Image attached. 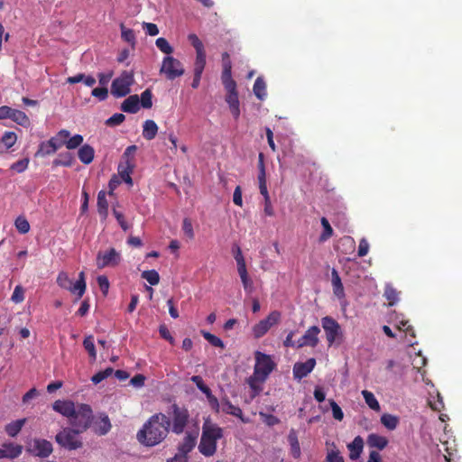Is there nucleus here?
Returning <instances> with one entry per match:
<instances>
[{
	"mask_svg": "<svg viewBox=\"0 0 462 462\" xmlns=\"http://www.w3.org/2000/svg\"><path fill=\"white\" fill-rule=\"evenodd\" d=\"M205 66H206V64L194 63V68H193L194 76H193V80L191 83L192 88H198L199 87L201 76L204 71Z\"/></svg>",
	"mask_w": 462,
	"mask_h": 462,
	"instance_id": "nucleus-44",
	"label": "nucleus"
},
{
	"mask_svg": "<svg viewBox=\"0 0 462 462\" xmlns=\"http://www.w3.org/2000/svg\"><path fill=\"white\" fill-rule=\"evenodd\" d=\"M222 439V429L208 420L202 424V434L198 450L202 456L209 457L216 452V443Z\"/></svg>",
	"mask_w": 462,
	"mask_h": 462,
	"instance_id": "nucleus-5",
	"label": "nucleus"
},
{
	"mask_svg": "<svg viewBox=\"0 0 462 462\" xmlns=\"http://www.w3.org/2000/svg\"><path fill=\"white\" fill-rule=\"evenodd\" d=\"M381 423H383V426L388 430H393L399 423V419L390 413H383V415L381 416Z\"/></svg>",
	"mask_w": 462,
	"mask_h": 462,
	"instance_id": "nucleus-39",
	"label": "nucleus"
},
{
	"mask_svg": "<svg viewBox=\"0 0 462 462\" xmlns=\"http://www.w3.org/2000/svg\"><path fill=\"white\" fill-rule=\"evenodd\" d=\"M366 445L370 448H374L377 450H383L388 445V439L377 434H370L366 437Z\"/></svg>",
	"mask_w": 462,
	"mask_h": 462,
	"instance_id": "nucleus-23",
	"label": "nucleus"
},
{
	"mask_svg": "<svg viewBox=\"0 0 462 462\" xmlns=\"http://www.w3.org/2000/svg\"><path fill=\"white\" fill-rule=\"evenodd\" d=\"M92 96L100 101L106 100L108 97V89L106 87L96 88L91 92Z\"/></svg>",
	"mask_w": 462,
	"mask_h": 462,
	"instance_id": "nucleus-61",
	"label": "nucleus"
},
{
	"mask_svg": "<svg viewBox=\"0 0 462 462\" xmlns=\"http://www.w3.org/2000/svg\"><path fill=\"white\" fill-rule=\"evenodd\" d=\"M97 285L98 289H100V291H102L103 295H106L107 291L109 290V281L107 280V277L105 275H98Z\"/></svg>",
	"mask_w": 462,
	"mask_h": 462,
	"instance_id": "nucleus-60",
	"label": "nucleus"
},
{
	"mask_svg": "<svg viewBox=\"0 0 462 462\" xmlns=\"http://www.w3.org/2000/svg\"><path fill=\"white\" fill-rule=\"evenodd\" d=\"M69 137V131L66 129L60 130L50 141H52L56 146V151L65 145L66 138Z\"/></svg>",
	"mask_w": 462,
	"mask_h": 462,
	"instance_id": "nucleus-38",
	"label": "nucleus"
},
{
	"mask_svg": "<svg viewBox=\"0 0 462 462\" xmlns=\"http://www.w3.org/2000/svg\"><path fill=\"white\" fill-rule=\"evenodd\" d=\"M201 334L202 337L208 340V342L210 343V345H212L213 346L218 347L220 349L224 348V342H222V339H220L217 336H214L213 334L206 331H202Z\"/></svg>",
	"mask_w": 462,
	"mask_h": 462,
	"instance_id": "nucleus-53",
	"label": "nucleus"
},
{
	"mask_svg": "<svg viewBox=\"0 0 462 462\" xmlns=\"http://www.w3.org/2000/svg\"><path fill=\"white\" fill-rule=\"evenodd\" d=\"M190 381L197 385V388L199 389L204 395H206L208 406H210L213 412L219 413V401H217V398L211 393V390H209L208 386L203 383L202 377L199 375H193L190 377Z\"/></svg>",
	"mask_w": 462,
	"mask_h": 462,
	"instance_id": "nucleus-15",
	"label": "nucleus"
},
{
	"mask_svg": "<svg viewBox=\"0 0 462 462\" xmlns=\"http://www.w3.org/2000/svg\"><path fill=\"white\" fill-rule=\"evenodd\" d=\"M16 141L17 135L14 132H5L1 138V143L6 149L13 147Z\"/></svg>",
	"mask_w": 462,
	"mask_h": 462,
	"instance_id": "nucleus-54",
	"label": "nucleus"
},
{
	"mask_svg": "<svg viewBox=\"0 0 462 462\" xmlns=\"http://www.w3.org/2000/svg\"><path fill=\"white\" fill-rule=\"evenodd\" d=\"M140 109V98L138 95L129 96L121 104V110L125 113L135 114Z\"/></svg>",
	"mask_w": 462,
	"mask_h": 462,
	"instance_id": "nucleus-20",
	"label": "nucleus"
},
{
	"mask_svg": "<svg viewBox=\"0 0 462 462\" xmlns=\"http://www.w3.org/2000/svg\"><path fill=\"white\" fill-rule=\"evenodd\" d=\"M120 253L111 247L107 251L97 253L96 265H97L98 270L108 267L114 268L120 263Z\"/></svg>",
	"mask_w": 462,
	"mask_h": 462,
	"instance_id": "nucleus-13",
	"label": "nucleus"
},
{
	"mask_svg": "<svg viewBox=\"0 0 462 462\" xmlns=\"http://www.w3.org/2000/svg\"><path fill=\"white\" fill-rule=\"evenodd\" d=\"M219 410L223 411L224 413L231 414L234 417L240 419L241 422L246 423L248 422L247 419H245L244 416H242V411L239 407L232 404L230 402V400H228L227 397H224L221 399V404H219Z\"/></svg>",
	"mask_w": 462,
	"mask_h": 462,
	"instance_id": "nucleus-19",
	"label": "nucleus"
},
{
	"mask_svg": "<svg viewBox=\"0 0 462 462\" xmlns=\"http://www.w3.org/2000/svg\"><path fill=\"white\" fill-rule=\"evenodd\" d=\"M83 347H85L88 355H89V358H91L92 362H94L97 358V352L95 351V346L93 345L92 336H87V337L83 339Z\"/></svg>",
	"mask_w": 462,
	"mask_h": 462,
	"instance_id": "nucleus-49",
	"label": "nucleus"
},
{
	"mask_svg": "<svg viewBox=\"0 0 462 462\" xmlns=\"http://www.w3.org/2000/svg\"><path fill=\"white\" fill-rule=\"evenodd\" d=\"M331 284H333L334 295L337 298H343L345 295V293H343V284L341 283L338 273L335 269L331 271Z\"/></svg>",
	"mask_w": 462,
	"mask_h": 462,
	"instance_id": "nucleus-31",
	"label": "nucleus"
},
{
	"mask_svg": "<svg viewBox=\"0 0 462 462\" xmlns=\"http://www.w3.org/2000/svg\"><path fill=\"white\" fill-rule=\"evenodd\" d=\"M222 74H232V62L230 60V56L227 52H224L222 54Z\"/></svg>",
	"mask_w": 462,
	"mask_h": 462,
	"instance_id": "nucleus-58",
	"label": "nucleus"
},
{
	"mask_svg": "<svg viewBox=\"0 0 462 462\" xmlns=\"http://www.w3.org/2000/svg\"><path fill=\"white\" fill-rule=\"evenodd\" d=\"M125 119V116L124 114L116 113L114 114L112 116H110L106 121V125L108 126H116L121 125Z\"/></svg>",
	"mask_w": 462,
	"mask_h": 462,
	"instance_id": "nucleus-57",
	"label": "nucleus"
},
{
	"mask_svg": "<svg viewBox=\"0 0 462 462\" xmlns=\"http://www.w3.org/2000/svg\"><path fill=\"white\" fill-rule=\"evenodd\" d=\"M329 407H331V412H333V418L336 420L341 421L343 420V411L340 406L334 400H329Z\"/></svg>",
	"mask_w": 462,
	"mask_h": 462,
	"instance_id": "nucleus-59",
	"label": "nucleus"
},
{
	"mask_svg": "<svg viewBox=\"0 0 462 462\" xmlns=\"http://www.w3.org/2000/svg\"><path fill=\"white\" fill-rule=\"evenodd\" d=\"M155 45L162 53L166 54L167 56H171V54L173 52L172 46L169 43L167 39L163 37L156 39Z\"/></svg>",
	"mask_w": 462,
	"mask_h": 462,
	"instance_id": "nucleus-46",
	"label": "nucleus"
},
{
	"mask_svg": "<svg viewBox=\"0 0 462 462\" xmlns=\"http://www.w3.org/2000/svg\"><path fill=\"white\" fill-rule=\"evenodd\" d=\"M15 228L21 235H26L30 231V224H28L27 218L23 216L16 217Z\"/></svg>",
	"mask_w": 462,
	"mask_h": 462,
	"instance_id": "nucleus-51",
	"label": "nucleus"
},
{
	"mask_svg": "<svg viewBox=\"0 0 462 462\" xmlns=\"http://www.w3.org/2000/svg\"><path fill=\"white\" fill-rule=\"evenodd\" d=\"M120 29L122 39L128 42L132 48H134L136 44V37L134 30L126 28L124 23L120 24Z\"/></svg>",
	"mask_w": 462,
	"mask_h": 462,
	"instance_id": "nucleus-37",
	"label": "nucleus"
},
{
	"mask_svg": "<svg viewBox=\"0 0 462 462\" xmlns=\"http://www.w3.org/2000/svg\"><path fill=\"white\" fill-rule=\"evenodd\" d=\"M92 430H94V433L99 436H104L108 433L110 430V421L107 415L102 414L98 420L94 421V425H92Z\"/></svg>",
	"mask_w": 462,
	"mask_h": 462,
	"instance_id": "nucleus-22",
	"label": "nucleus"
},
{
	"mask_svg": "<svg viewBox=\"0 0 462 462\" xmlns=\"http://www.w3.org/2000/svg\"><path fill=\"white\" fill-rule=\"evenodd\" d=\"M236 271H238V275H240L241 279V284H243V289H245V293L252 294L253 282L246 273V268H236Z\"/></svg>",
	"mask_w": 462,
	"mask_h": 462,
	"instance_id": "nucleus-33",
	"label": "nucleus"
},
{
	"mask_svg": "<svg viewBox=\"0 0 462 462\" xmlns=\"http://www.w3.org/2000/svg\"><path fill=\"white\" fill-rule=\"evenodd\" d=\"M29 452L39 458H47L53 452L51 443L45 439H33Z\"/></svg>",
	"mask_w": 462,
	"mask_h": 462,
	"instance_id": "nucleus-14",
	"label": "nucleus"
},
{
	"mask_svg": "<svg viewBox=\"0 0 462 462\" xmlns=\"http://www.w3.org/2000/svg\"><path fill=\"white\" fill-rule=\"evenodd\" d=\"M25 291L21 285H16L15 289H14V293H12V297H10V300L15 302V304H19L23 301L25 297L23 294Z\"/></svg>",
	"mask_w": 462,
	"mask_h": 462,
	"instance_id": "nucleus-56",
	"label": "nucleus"
},
{
	"mask_svg": "<svg viewBox=\"0 0 462 462\" xmlns=\"http://www.w3.org/2000/svg\"><path fill=\"white\" fill-rule=\"evenodd\" d=\"M57 285L81 299L84 292H86V274H84V272L79 273V279L74 282L66 272H60L57 275Z\"/></svg>",
	"mask_w": 462,
	"mask_h": 462,
	"instance_id": "nucleus-6",
	"label": "nucleus"
},
{
	"mask_svg": "<svg viewBox=\"0 0 462 462\" xmlns=\"http://www.w3.org/2000/svg\"><path fill=\"white\" fill-rule=\"evenodd\" d=\"M74 162V156L69 152H60L58 157L53 161L54 166L70 167Z\"/></svg>",
	"mask_w": 462,
	"mask_h": 462,
	"instance_id": "nucleus-35",
	"label": "nucleus"
},
{
	"mask_svg": "<svg viewBox=\"0 0 462 462\" xmlns=\"http://www.w3.org/2000/svg\"><path fill=\"white\" fill-rule=\"evenodd\" d=\"M362 397L365 400L366 406L372 409L374 411H378L380 410V405H378V402L374 396L373 393L364 390L362 391Z\"/></svg>",
	"mask_w": 462,
	"mask_h": 462,
	"instance_id": "nucleus-40",
	"label": "nucleus"
},
{
	"mask_svg": "<svg viewBox=\"0 0 462 462\" xmlns=\"http://www.w3.org/2000/svg\"><path fill=\"white\" fill-rule=\"evenodd\" d=\"M112 373H114V369L111 367L105 368L103 371H98L97 374L92 375L91 382L92 383L97 384L108 378Z\"/></svg>",
	"mask_w": 462,
	"mask_h": 462,
	"instance_id": "nucleus-50",
	"label": "nucleus"
},
{
	"mask_svg": "<svg viewBox=\"0 0 462 462\" xmlns=\"http://www.w3.org/2000/svg\"><path fill=\"white\" fill-rule=\"evenodd\" d=\"M320 224H322L323 232L320 234V236H319V242L325 243L332 236V227L326 217L320 218Z\"/></svg>",
	"mask_w": 462,
	"mask_h": 462,
	"instance_id": "nucleus-41",
	"label": "nucleus"
},
{
	"mask_svg": "<svg viewBox=\"0 0 462 462\" xmlns=\"http://www.w3.org/2000/svg\"><path fill=\"white\" fill-rule=\"evenodd\" d=\"M10 119L23 127H28L31 124L28 116L24 112L18 109L12 108Z\"/></svg>",
	"mask_w": 462,
	"mask_h": 462,
	"instance_id": "nucleus-29",
	"label": "nucleus"
},
{
	"mask_svg": "<svg viewBox=\"0 0 462 462\" xmlns=\"http://www.w3.org/2000/svg\"><path fill=\"white\" fill-rule=\"evenodd\" d=\"M142 279L147 281L148 284L155 286L159 284V273L155 270L143 271L142 272Z\"/></svg>",
	"mask_w": 462,
	"mask_h": 462,
	"instance_id": "nucleus-47",
	"label": "nucleus"
},
{
	"mask_svg": "<svg viewBox=\"0 0 462 462\" xmlns=\"http://www.w3.org/2000/svg\"><path fill=\"white\" fill-rule=\"evenodd\" d=\"M276 367L272 357L260 351L255 352V365H254V373L245 379V383L251 388V397H256L263 391V383L267 381L268 375L273 372Z\"/></svg>",
	"mask_w": 462,
	"mask_h": 462,
	"instance_id": "nucleus-3",
	"label": "nucleus"
},
{
	"mask_svg": "<svg viewBox=\"0 0 462 462\" xmlns=\"http://www.w3.org/2000/svg\"><path fill=\"white\" fill-rule=\"evenodd\" d=\"M83 432L84 431H80L79 430L65 428L55 435V442L59 444L60 448L68 451L78 450L82 447L81 439H79L78 435Z\"/></svg>",
	"mask_w": 462,
	"mask_h": 462,
	"instance_id": "nucleus-7",
	"label": "nucleus"
},
{
	"mask_svg": "<svg viewBox=\"0 0 462 462\" xmlns=\"http://www.w3.org/2000/svg\"><path fill=\"white\" fill-rule=\"evenodd\" d=\"M157 133L158 125L153 120L148 119L144 121L143 125V136L145 140L151 141L154 139Z\"/></svg>",
	"mask_w": 462,
	"mask_h": 462,
	"instance_id": "nucleus-25",
	"label": "nucleus"
},
{
	"mask_svg": "<svg viewBox=\"0 0 462 462\" xmlns=\"http://www.w3.org/2000/svg\"><path fill=\"white\" fill-rule=\"evenodd\" d=\"M398 329L403 330L405 334L409 335L410 337L413 339L416 337V335H414V329H412V327H411L408 320L399 322Z\"/></svg>",
	"mask_w": 462,
	"mask_h": 462,
	"instance_id": "nucleus-62",
	"label": "nucleus"
},
{
	"mask_svg": "<svg viewBox=\"0 0 462 462\" xmlns=\"http://www.w3.org/2000/svg\"><path fill=\"white\" fill-rule=\"evenodd\" d=\"M221 79L225 88L227 91V94L237 93L236 83L232 79V74H222Z\"/></svg>",
	"mask_w": 462,
	"mask_h": 462,
	"instance_id": "nucleus-43",
	"label": "nucleus"
},
{
	"mask_svg": "<svg viewBox=\"0 0 462 462\" xmlns=\"http://www.w3.org/2000/svg\"><path fill=\"white\" fill-rule=\"evenodd\" d=\"M348 450H350V459L356 460L360 457L363 450V439L360 436H357L353 441L348 444Z\"/></svg>",
	"mask_w": 462,
	"mask_h": 462,
	"instance_id": "nucleus-27",
	"label": "nucleus"
},
{
	"mask_svg": "<svg viewBox=\"0 0 462 462\" xmlns=\"http://www.w3.org/2000/svg\"><path fill=\"white\" fill-rule=\"evenodd\" d=\"M56 152H57L56 146L52 141H50V140L44 141L39 144L38 150L35 152V157L42 158V157L50 156V155L54 154Z\"/></svg>",
	"mask_w": 462,
	"mask_h": 462,
	"instance_id": "nucleus-24",
	"label": "nucleus"
},
{
	"mask_svg": "<svg viewBox=\"0 0 462 462\" xmlns=\"http://www.w3.org/2000/svg\"><path fill=\"white\" fill-rule=\"evenodd\" d=\"M197 434L187 432L186 437L182 439L180 446H178V454H189L196 446Z\"/></svg>",
	"mask_w": 462,
	"mask_h": 462,
	"instance_id": "nucleus-21",
	"label": "nucleus"
},
{
	"mask_svg": "<svg viewBox=\"0 0 462 462\" xmlns=\"http://www.w3.org/2000/svg\"><path fill=\"white\" fill-rule=\"evenodd\" d=\"M83 136L81 134H75L73 136H69L66 138L65 145L69 150H73L79 147L83 143Z\"/></svg>",
	"mask_w": 462,
	"mask_h": 462,
	"instance_id": "nucleus-52",
	"label": "nucleus"
},
{
	"mask_svg": "<svg viewBox=\"0 0 462 462\" xmlns=\"http://www.w3.org/2000/svg\"><path fill=\"white\" fill-rule=\"evenodd\" d=\"M52 410L69 420L70 430H88L92 423V409L86 403L76 405L71 401H55Z\"/></svg>",
	"mask_w": 462,
	"mask_h": 462,
	"instance_id": "nucleus-2",
	"label": "nucleus"
},
{
	"mask_svg": "<svg viewBox=\"0 0 462 462\" xmlns=\"http://www.w3.org/2000/svg\"><path fill=\"white\" fill-rule=\"evenodd\" d=\"M134 83V75L132 70H124L116 78L111 85V94L115 97H123L131 92V86Z\"/></svg>",
	"mask_w": 462,
	"mask_h": 462,
	"instance_id": "nucleus-9",
	"label": "nucleus"
},
{
	"mask_svg": "<svg viewBox=\"0 0 462 462\" xmlns=\"http://www.w3.org/2000/svg\"><path fill=\"white\" fill-rule=\"evenodd\" d=\"M170 419L162 412H157L148 418L147 422L135 434V439L141 445L153 448L163 442L170 432Z\"/></svg>",
	"mask_w": 462,
	"mask_h": 462,
	"instance_id": "nucleus-1",
	"label": "nucleus"
},
{
	"mask_svg": "<svg viewBox=\"0 0 462 462\" xmlns=\"http://www.w3.org/2000/svg\"><path fill=\"white\" fill-rule=\"evenodd\" d=\"M383 298L387 299L388 306H393L399 300V292L391 285H387L383 290Z\"/></svg>",
	"mask_w": 462,
	"mask_h": 462,
	"instance_id": "nucleus-42",
	"label": "nucleus"
},
{
	"mask_svg": "<svg viewBox=\"0 0 462 462\" xmlns=\"http://www.w3.org/2000/svg\"><path fill=\"white\" fill-rule=\"evenodd\" d=\"M226 101L229 106L231 114L233 115L234 118L237 119L240 116L238 93L227 94L226 97Z\"/></svg>",
	"mask_w": 462,
	"mask_h": 462,
	"instance_id": "nucleus-28",
	"label": "nucleus"
},
{
	"mask_svg": "<svg viewBox=\"0 0 462 462\" xmlns=\"http://www.w3.org/2000/svg\"><path fill=\"white\" fill-rule=\"evenodd\" d=\"M28 164H29L28 159H22V160H19L16 162H14L11 166V169L20 173V172L24 171L27 169Z\"/></svg>",
	"mask_w": 462,
	"mask_h": 462,
	"instance_id": "nucleus-63",
	"label": "nucleus"
},
{
	"mask_svg": "<svg viewBox=\"0 0 462 462\" xmlns=\"http://www.w3.org/2000/svg\"><path fill=\"white\" fill-rule=\"evenodd\" d=\"M368 250H369V244H367L365 238H362L361 241H359V247H357V256H359V257L366 256Z\"/></svg>",
	"mask_w": 462,
	"mask_h": 462,
	"instance_id": "nucleus-64",
	"label": "nucleus"
},
{
	"mask_svg": "<svg viewBox=\"0 0 462 462\" xmlns=\"http://www.w3.org/2000/svg\"><path fill=\"white\" fill-rule=\"evenodd\" d=\"M319 328L317 326H311L305 331V335L297 340V347L303 346L315 347L319 345Z\"/></svg>",
	"mask_w": 462,
	"mask_h": 462,
	"instance_id": "nucleus-16",
	"label": "nucleus"
},
{
	"mask_svg": "<svg viewBox=\"0 0 462 462\" xmlns=\"http://www.w3.org/2000/svg\"><path fill=\"white\" fill-rule=\"evenodd\" d=\"M280 319L281 313L277 310H273V312L267 314L266 318L252 327V334H254L256 339L263 337L271 328L279 323Z\"/></svg>",
	"mask_w": 462,
	"mask_h": 462,
	"instance_id": "nucleus-12",
	"label": "nucleus"
},
{
	"mask_svg": "<svg viewBox=\"0 0 462 462\" xmlns=\"http://www.w3.org/2000/svg\"><path fill=\"white\" fill-rule=\"evenodd\" d=\"M313 367H315V359L310 358L306 362H299L294 365V368H292V374H294V378L297 380H301L304 377H307L308 374L312 372Z\"/></svg>",
	"mask_w": 462,
	"mask_h": 462,
	"instance_id": "nucleus-18",
	"label": "nucleus"
},
{
	"mask_svg": "<svg viewBox=\"0 0 462 462\" xmlns=\"http://www.w3.org/2000/svg\"><path fill=\"white\" fill-rule=\"evenodd\" d=\"M288 442H290L291 455H292V457H300L301 451H300V443L298 442V438H296V432L293 429L291 430L290 434H288Z\"/></svg>",
	"mask_w": 462,
	"mask_h": 462,
	"instance_id": "nucleus-34",
	"label": "nucleus"
},
{
	"mask_svg": "<svg viewBox=\"0 0 462 462\" xmlns=\"http://www.w3.org/2000/svg\"><path fill=\"white\" fill-rule=\"evenodd\" d=\"M25 424V419H19L5 425V433L11 438L16 437Z\"/></svg>",
	"mask_w": 462,
	"mask_h": 462,
	"instance_id": "nucleus-32",
	"label": "nucleus"
},
{
	"mask_svg": "<svg viewBox=\"0 0 462 462\" xmlns=\"http://www.w3.org/2000/svg\"><path fill=\"white\" fill-rule=\"evenodd\" d=\"M188 40L196 51V58L194 63L206 64V51L201 40L195 33H189L188 35Z\"/></svg>",
	"mask_w": 462,
	"mask_h": 462,
	"instance_id": "nucleus-17",
	"label": "nucleus"
},
{
	"mask_svg": "<svg viewBox=\"0 0 462 462\" xmlns=\"http://www.w3.org/2000/svg\"><path fill=\"white\" fill-rule=\"evenodd\" d=\"M170 426H171V432L175 435H180L185 430L189 420V412L184 406H180L177 403L170 406Z\"/></svg>",
	"mask_w": 462,
	"mask_h": 462,
	"instance_id": "nucleus-8",
	"label": "nucleus"
},
{
	"mask_svg": "<svg viewBox=\"0 0 462 462\" xmlns=\"http://www.w3.org/2000/svg\"><path fill=\"white\" fill-rule=\"evenodd\" d=\"M137 150L136 145L128 146L122 155L121 162L117 167V175H113L108 182L109 194L113 195L114 190L120 185L123 181L125 182L128 186L133 185V180L131 174L135 167L134 162V155Z\"/></svg>",
	"mask_w": 462,
	"mask_h": 462,
	"instance_id": "nucleus-4",
	"label": "nucleus"
},
{
	"mask_svg": "<svg viewBox=\"0 0 462 462\" xmlns=\"http://www.w3.org/2000/svg\"><path fill=\"white\" fill-rule=\"evenodd\" d=\"M253 91L255 97L260 100H263L266 97V83L262 77H258L255 79L253 87Z\"/></svg>",
	"mask_w": 462,
	"mask_h": 462,
	"instance_id": "nucleus-30",
	"label": "nucleus"
},
{
	"mask_svg": "<svg viewBox=\"0 0 462 462\" xmlns=\"http://www.w3.org/2000/svg\"><path fill=\"white\" fill-rule=\"evenodd\" d=\"M160 73L165 75L169 80H173L184 75L183 64L172 56H165L162 60Z\"/></svg>",
	"mask_w": 462,
	"mask_h": 462,
	"instance_id": "nucleus-10",
	"label": "nucleus"
},
{
	"mask_svg": "<svg viewBox=\"0 0 462 462\" xmlns=\"http://www.w3.org/2000/svg\"><path fill=\"white\" fill-rule=\"evenodd\" d=\"M0 451L4 452V454H6L9 456L10 459H14L15 457H18L22 453V447L21 445H16L13 443L9 444H4L3 448H0Z\"/></svg>",
	"mask_w": 462,
	"mask_h": 462,
	"instance_id": "nucleus-36",
	"label": "nucleus"
},
{
	"mask_svg": "<svg viewBox=\"0 0 462 462\" xmlns=\"http://www.w3.org/2000/svg\"><path fill=\"white\" fill-rule=\"evenodd\" d=\"M259 189L263 196L264 201L269 202L270 198L266 186L265 171H261L258 174Z\"/></svg>",
	"mask_w": 462,
	"mask_h": 462,
	"instance_id": "nucleus-48",
	"label": "nucleus"
},
{
	"mask_svg": "<svg viewBox=\"0 0 462 462\" xmlns=\"http://www.w3.org/2000/svg\"><path fill=\"white\" fill-rule=\"evenodd\" d=\"M152 92L150 88L145 89L141 94L140 105L143 108H151L152 106Z\"/></svg>",
	"mask_w": 462,
	"mask_h": 462,
	"instance_id": "nucleus-55",
	"label": "nucleus"
},
{
	"mask_svg": "<svg viewBox=\"0 0 462 462\" xmlns=\"http://www.w3.org/2000/svg\"><path fill=\"white\" fill-rule=\"evenodd\" d=\"M94 155L95 150L89 144L82 145L78 152L79 159L84 164L91 163L93 162Z\"/></svg>",
	"mask_w": 462,
	"mask_h": 462,
	"instance_id": "nucleus-26",
	"label": "nucleus"
},
{
	"mask_svg": "<svg viewBox=\"0 0 462 462\" xmlns=\"http://www.w3.org/2000/svg\"><path fill=\"white\" fill-rule=\"evenodd\" d=\"M232 254H234L235 262H236V269H245V260L242 255L241 247L236 244L232 246Z\"/></svg>",
	"mask_w": 462,
	"mask_h": 462,
	"instance_id": "nucleus-45",
	"label": "nucleus"
},
{
	"mask_svg": "<svg viewBox=\"0 0 462 462\" xmlns=\"http://www.w3.org/2000/svg\"><path fill=\"white\" fill-rule=\"evenodd\" d=\"M322 328L325 331L328 346H333L335 343L340 344V341H337L341 338V328L334 318L328 316L322 318Z\"/></svg>",
	"mask_w": 462,
	"mask_h": 462,
	"instance_id": "nucleus-11",
	"label": "nucleus"
}]
</instances>
